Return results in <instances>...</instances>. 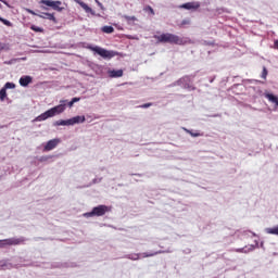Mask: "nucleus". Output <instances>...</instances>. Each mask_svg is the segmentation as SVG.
Segmentation results:
<instances>
[{
    "mask_svg": "<svg viewBox=\"0 0 278 278\" xmlns=\"http://www.w3.org/2000/svg\"><path fill=\"white\" fill-rule=\"evenodd\" d=\"M62 104L53 106L52 109L46 111L41 115L37 116L34 121L41 122L47 121V118H53V116H58V114H62L64 110H66V100H61Z\"/></svg>",
    "mask_w": 278,
    "mask_h": 278,
    "instance_id": "obj_1",
    "label": "nucleus"
},
{
    "mask_svg": "<svg viewBox=\"0 0 278 278\" xmlns=\"http://www.w3.org/2000/svg\"><path fill=\"white\" fill-rule=\"evenodd\" d=\"M156 39L159 42H168L169 45H186L187 42L184 38L170 33L162 34L161 36H157Z\"/></svg>",
    "mask_w": 278,
    "mask_h": 278,
    "instance_id": "obj_2",
    "label": "nucleus"
},
{
    "mask_svg": "<svg viewBox=\"0 0 278 278\" xmlns=\"http://www.w3.org/2000/svg\"><path fill=\"white\" fill-rule=\"evenodd\" d=\"M89 49L91 51H94L100 58H103L104 60H112V58H115V55H118V52L103 49L99 46L92 47L90 46Z\"/></svg>",
    "mask_w": 278,
    "mask_h": 278,
    "instance_id": "obj_3",
    "label": "nucleus"
},
{
    "mask_svg": "<svg viewBox=\"0 0 278 278\" xmlns=\"http://www.w3.org/2000/svg\"><path fill=\"white\" fill-rule=\"evenodd\" d=\"M110 212V207L106 205H98L92 208L91 212L85 213V218H91L92 216H105Z\"/></svg>",
    "mask_w": 278,
    "mask_h": 278,
    "instance_id": "obj_4",
    "label": "nucleus"
},
{
    "mask_svg": "<svg viewBox=\"0 0 278 278\" xmlns=\"http://www.w3.org/2000/svg\"><path fill=\"white\" fill-rule=\"evenodd\" d=\"M25 242V238H10V239H4L0 240V249H3V247L9 245H16Z\"/></svg>",
    "mask_w": 278,
    "mask_h": 278,
    "instance_id": "obj_5",
    "label": "nucleus"
},
{
    "mask_svg": "<svg viewBox=\"0 0 278 278\" xmlns=\"http://www.w3.org/2000/svg\"><path fill=\"white\" fill-rule=\"evenodd\" d=\"M58 144H60V139H52V140H49L45 148H43V151H53V149H55V147H58Z\"/></svg>",
    "mask_w": 278,
    "mask_h": 278,
    "instance_id": "obj_6",
    "label": "nucleus"
},
{
    "mask_svg": "<svg viewBox=\"0 0 278 278\" xmlns=\"http://www.w3.org/2000/svg\"><path fill=\"white\" fill-rule=\"evenodd\" d=\"M80 123H86V116L77 115V116L70 118V126L79 125Z\"/></svg>",
    "mask_w": 278,
    "mask_h": 278,
    "instance_id": "obj_7",
    "label": "nucleus"
},
{
    "mask_svg": "<svg viewBox=\"0 0 278 278\" xmlns=\"http://www.w3.org/2000/svg\"><path fill=\"white\" fill-rule=\"evenodd\" d=\"M184 10H199L201 8V3L199 2H187L180 5Z\"/></svg>",
    "mask_w": 278,
    "mask_h": 278,
    "instance_id": "obj_8",
    "label": "nucleus"
},
{
    "mask_svg": "<svg viewBox=\"0 0 278 278\" xmlns=\"http://www.w3.org/2000/svg\"><path fill=\"white\" fill-rule=\"evenodd\" d=\"M33 80L34 78H31V76H22L20 78V86H22L23 88H27Z\"/></svg>",
    "mask_w": 278,
    "mask_h": 278,
    "instance_id": "obj_9",
    "label": "nucleus"
},
{
    "mask_svg": "<svg viewBox=\"0 0 278 278\" xmlns=\"http://www.w3.org/2000/svg\"><path fill=\"white\" fill-rule=\"evenodd\" d=\"M108 73L112 79L123 77V70H109Z\"/></svg>",
    "mask_w": 278,
    "mask_h": 278,
    "instance_id": "obj_10",
    "label": "nucleus"
},
{
    "mask_svg": "<svg viewBox=\"0 0 278 278\" xmlns=\"http://www.w3.org/2000/svg\"><path fill=\"white\" fill-rule=\"evenodd\" d=\"M266 99L270 101V103H274V108H278V97L273 94V93H266L265 94Z\"/></svg>",
    "mask_w": 278,
    "mask_h": 278,
    "instance_id": "obj_11",
    "label": "nucleus"
},
{
    "mask_svg": "<svg viewBox=\"0 0 278 278\" xmlns=\"http://www.w3.org/2000/svg\"><path fill=\"white\" fill-rule=\"evenodd\" d=\"M39 18H47L48 21H52L53 23H58V20L55 18V15L51 13H41L39 15Z\"/></svg>",
    "mask_w": 278,
    "mask_h": 278,
    "instance_id": "obj_12",
    "label": "nucleus"
},
{
    "mask_svg": "<svg viewBox=\"0 0 278 278\" xmlns=\"http://www.w3.org/2000/svg\"><path fill=\"white\" fill-rule=\"evenodd\" d=\"M190 81V77L185 76L182 78H180L179 80H177L176 83H174L172 86H184V88H186V84Z\"/></svg>",
    "mask_w": 278,
    "mask_h": 278,
    "instance_id": "obj_13",
    "label": "nucleus"
},
{
    "mask_svg": "<svg viewBox=\"0 0 278 278\" xmlns=\"http://www.w3.org/2000/svg\"><path fill=\"white\" fill-rule=\"evenodd\" d=\"M54 127L71 126V119H60L53 123Z\"/></svg>",
    "mask_w": 278,
    "mask_h": 278,
    "instance_id": "obj_14",
    "label": "nucleus"
},
{
    "mask_svg": "<svg viewBox=\"0 0 278 278\" xmlns=\"http://www.w3.org/2000/svg\"><path fill=\"white\" fill-rule=\"evenodd\" d=\"M62 5V1H54V5H52V10H55L56 12H62L64 10Z\"/></svg>",
    "mask_w": 278,
    "mask_h": 278,
    "instance_id": "obj_15",
    "label": "nucleus"
},
{
    "mask_svg": "<svg viewBox=\"0 0 278 278\" xmlns=\"http://www.w3.org/2000/svg\"><path fill=\"white\" fill-rule=\"evenodd\" d=\"M162 253H169V251H157V252H153V253H143L142 256L143 257H153L154 255H160Z\"/></svg>",
    "mask_w": 278,
    "mask_h": 278,
    "instance_id": "obj_16",
    "label": "nucleus"
},
{
    "mask_svg": "<svg viewBox=\"0 0 278 278\" xmlns=\"http://www.w3.org/2000/svg\"><path fill=\"white\" fill-rule=\"evenodd\" d=\"M265 231L271 236H278V225L273 228H266Z\"/></svg>",
    "mask_w": 278,
    "mask_h": 278,
    "instance_id": "obj_17",
    "label": "nucleus"
},
{
    "mask_svg": "<svg viewBox=\"0 0 278 278\" xmlns=\"http://www.w3.org/2000/svg\"><path fill=\"white\" fill-rule=\"evenodd\" d=\"M254 250H255V245H250L249 248L245 247L237 251L238 253H251V251H254Z\"/></svg>",
    "mask_w": 278,
    "mask_h": 278,
    "instance_id": "obj_18",
    "label": "nucleus"
},
{
    "mask_svg": "<svg viewBox=\"0 0 278 278\" xmlns=\"http://www.w3.org/2000/svg\"><path fill=\"white\" fill-rule=\"evenodd\" d=\"M54 2H55V1H53V0H41L39 3H40L41 5H47V8H53Z\"/></svg>",
    "mask_w": 278,
    "mask_h": 278,
    "instance_id": "obj_19",
    "label": "nucleus"
},
{
    "mask_svg": "<svg viewBox=\"0 0 278 278\" xmlns=\"http://www.w3.org/2000/svg\"><path fill=\"white\" fill-rule=\"evenodd\" d=\"M101 30L104 33V34H114V27L113 26H103L101 28Z\"/></svg>",
    "mask_w": 278,
    "mask_h": 278,
    "instance_id": "obj_20",
    "label": "nucleus"
},
{
    "mask_svg": "<svg viewBox=\"0 0 278 278\" xmlns=\"http://www.w3.org/2000/svg\"><path fill=\"white\" fill-rule=\"evenodd\" d=\"M75 3H78V5H80V8H83V10H85V12H87V10L90 8L88 4H86V2L81 1V0H74Z\"/></svg>",
    "mask_w": 278,
    "mask_h": 278,
    "instance_id": "obj_21",
    "label": "nucleus"
},
{
    "mask_svg": "<svg viewBox=\"0 0 278 278\" xmlns=\"http://www.w3.org/2000/svg\"><path fill=\"white\" fill-rule=\"evenodd\" d=\"M5 97H8V91L2 87V89H0V100L5 101Z\"/></svg>",
    "mask_w": 278,
    "mask_h": 278,
    "instance_id": "obj_22",
    "label": "nucleus"
},
{
    "mask_svg": "<svg viewBox=\"0 0 278 278\" xmlns=\"http://www.w3.org/2000/svg\"><path fill=\"white\" fill-rule=\"evenodd\" d=\"M3 88L4 90H14V88H16V85L14 83H7Z\"/></svg>",
    "mask_w": 278,
    "mask_h": 278,
    "instance_id": "obj_23",
    "label": "nucleus"
},
{
    "mask_svg": "<svg viewBox=\"0 0 278 278\" xmlns=\"http://www.w3.org/2000/svg\"><path fill=\"white\" fill-rule=\"evenodd\" d=\"M126 257L127 260H132L136 262L137 260H140V254H127Z\"/></svg>",
    "mask_w": 278,
    "mask_h": 278,
    "instance_id": "obj_24",
    "label": "nucleus"
},
{
    "mask_svg": "<svg viewBox=\"0 0 278 278\" xmlns=\"http://www.w3.org/2000/svg\"><path fill=\"white\" fill-rule=\"evenodd\" d=\"M0 22L3 23L7 27H12V23L0 16Z\"/></svg>",
    "mask_w": 278,
    "mask_h": 278,
    "instance_id": "obj_25",
    "label": "nucleus"
},
{
    "mask_svg": "<svg viewBox=\"0 0 278 278\" xmlns=\"http://www.w3.org/2000/svg\"><path fill=\"white\" fill-rule=\"evenodd\" d=\"M86 14H91V16H101L100 14H97L90 7L87 9Z\"/></svg>",
    "mask_w": 278,
    "mask_h": 278,
    "instance_id": "obj_26",
    "label": "nucleus"
},
{
    "mask_svg": "<svg viewBox=\"0 0 278 278\" xmlns=\"http://www.w3.org/2000/svg\"><path fill=\"white\" fill-rule=\"evenodd\" d=\"M123 18H125V21H127L128 23H131V21H138L136 16L124 15Z\"/></svg>",
    "mask_w": 278,
    "mask_h": 278,
    "instance_id": "obj_27",
    "label": "nucleus"
},
{
    "mask_svg": "<svg viewBox=\"0 0 278 278\" xmlns=\"http://www.w3.org/2000/svg\"><path fill=\"white\" fill-rule=\"evenodd\" d=\"M30 29H31L33 31H37V33H42V31H43V29H42L41 27H38V26H36V25H33V26L30 27Z\"/></svg>",
    "mask_w": 278,
    "mask_h": 278,
    "instance_id": "obj_28",
    "label": "nucleus"
},
{
    "mask_svg": "<svg viewBox=\"0 0 278 278\" xmlns=\"http://www.w3.org/2000/svg\"><path fill=\"white\" fill-rule=\"evenodd\" d=\"M267 76H268V70L266 67H263L262 78L266 79Z\"/></svg>",
    "mask_w": 278,
    "mask_h": 278,
    "instance_id": "obj_29",
    "label": "nucleus"
},
{
    "mask_svg": "<svg viewBox=\"0 0 278 278\" xmlns=\"http://www.w3.org/2000/svg\"><path fill=\"white\" fill-rule=\"evenodd\" d=\"M26 12H28V14H33V16H40V14L36 13L34 10L31 9H26Z\"/></svg>",
    "mask_w": 278,
    "mask_h": 278,
    "instance_id": "obj_30",
    "label": "nucleus"
},
{
    "mask_svg": "<svg viewBox=\"0 0 278 278\" xmlns=\"http://www.w3.org/2000/svg\"><path fill=\"white\" fill-rule=\"evenodd\" d=\"M187 131H188V134H190V136H192V138H199V136H201V134H199V132H192L190 130H187Z\"/></svg>",
    "mask_w": 278,
    "mask_h": 278,
    "instance_id": "obj_31",
    "label": "nucleus"
},
{
    "mask_svg": "<svg viewBox=\"0 0 278 278\" xmlns=\"http://www.w3.org/2000/svg\"><path fill=\"white\" fill-rule=\"evenodd\" d=\"M47 160H51V156H41L40 162H47Z\"/></svg>",
    "mask_w": 278,
    "mask_h": 278,
    "instance_id": "obj_32",
    "label": "nucleus"
},
{
    "mask_svg": "<svg viewBox=\"0 0 278 278\" xmlns=\"http://www.w3.org/2000/svg\"><path fill=\"white\" fill-rule=\"evenodd\" d=\"M96 3L99 5V8H101V10H104L103 3H101L99 0H96Z\"/></svg>",
    "mask_w": 278,
    "mask_h": 278,
    "instance_id": "obj_33",
    "label": "nucleus"
},
{
    "mask_svg": "<svg viewBox=\"0 0 278 278\" xmlns=\"http://www.w3.org/2000/svg\"><path fill=\"white\" fill-rule=\"evenodd\" d=\"M203 45H206V46H208V47H212V46L214 45V42H212V41H203Z\"/></svg>",
    "mask_w": 278,
    "mask_h": 278,
    "instance_id": "obj_34",
    "label": "nucleus"
},
{
    "mask_svg": "<svg viewBox=\"0 0 278 278\" xmlns=\"http://www.w3.org/2000/svg\"><path fill=\"white\" fill-rule=\"evenodd\" d=\"M3 49H5V43L0 42V53H1V51H3Z\"/></svg>",
    "mask_w": 278,
    "mask_h": 278,
    "instance_id": "obj_35",
    "label": "nucleus"
},
{
    "mask_svg": "<svg viewBox=\"0 0 278 278\" xmlns=\"http://www.w3.org/2000/svg\"><path fill=\"white\" fill-rule=\"evenodd\" d=\"M151 105H152L151 103H144L141 105V108L147 109V108H151Z\"/></svg>",
    "mask_w": 278,
    "mask_h": 278,
    "instance_id": "obj_36",
    "label": "nucleus"
},
{
    "mask_svg": "<svg viewBox=\"0 0 278 278\" xmlns=\"http://www.w3.org/2000/svg\"><path fill=\"white\" fill-rule=\"evenodd\" d=\"M101 179H102V178H99V179L96 178V179L92 180V184H101Z\"/></svg>",
    "mask_w": 278,
    "mask_h": 278,
    "instance_id": "obj_37",
    "label": "nucleus"
},
{
    "mask_svg": "<svg viewBox=\"0 0 278 278\" xmlns=\"http://www.w3.org/2000/svg\"><path fill=\"white\" fill-rule=\"evenodd\" d=\"M81 100V98H73L72 99V101L74 102V103H78V101H80Z\"/></svg>",
    "mask_w": 278,
    "mask_h": 278,
    "instance_id": "obj_38",
    "label": "nucleus"
},
{
    "mask_svg": "<svg viewBox=\"0 0 278 278\" xmlns=\"http://www.w3.org/2000/svg\"><path fill=\"white\" fill-rule=\"evenodd\" d=\"M274 47H275V49L278 50V40H275V41H274Z\"/></svg>",
    "mask_w": 278,
    "mask_h": 278,
    "instance_id": "obj_39",
    "label": "nucleus"
},
{
    "mask_svg": "<svg viewBox=\"0 0 278 278\" xmlns=\"http://www.w3.org/2000/svg\"><path fill=\"white\" fill-rule=\"evenodd\" d=\"M73 105H75V103L71 100V101L68 102V108H73Z\"/></svg>",
    "mask_w": 278,
    "mask_h": 278,
    "instance_id": "obj_40",
    "label": "nucleus"
},
{
    "mask_svg": "<svg viewBox=\"0 0 278 278\" xmlns=\"http://www.w3.org/2000/svg\"><path fill=\"white\" fill-rule=\"evenodd\" d=\"M148 10H150L151 14H155V12L153 11V8L148 7Z\"/></svg>",
    "mask_w": 278,
    "mask_h": 278,
    "instance_id": "obj_41",
    "label": "nucleus"
},
{
    "mask_svg": "<svg viewBox=\"0 0 278 278\" xmlns=\"http://www.w3.org/2000/svg\"><path fill=\"white\" fill-rule=\"evenodd\" d=\"M188 24H190V21H186V20L182 21V25H188Z\"/></svg>",
    "mask_w": 278,
    "mask_h": 278,
    "instance_id": "obj_42",
    "label": "nucleus"
},
{
    "mask_svg": "<svg viewBox=\"0 0 278 278\" xmlns=\"http://www.w3.org/2000/svg\"><path fill=\"white\" fill-rule=\"evenodd\" d=\"M41 10H49V8L41 5Z\"/></svg>",
    "mask_w": 278,
    "mask_h": 278,
    "instance_id": "obj_43",
    "label": "nucleus"
},
{
    "mask_svg": "<svg viewBox=\"0 0 278 278\" xmlns=\"http://www.w3.org/2000/svg\"><path fill=\"white\" fill-rule=\"evenodd\" d=\"M21 60H27V58H22Z\"/></svg>",
    "mask_w": 278,
    "mask_h": 278,
    "instance_id": "obj_44",
    "label": "nucleus"
}]
</instances>
